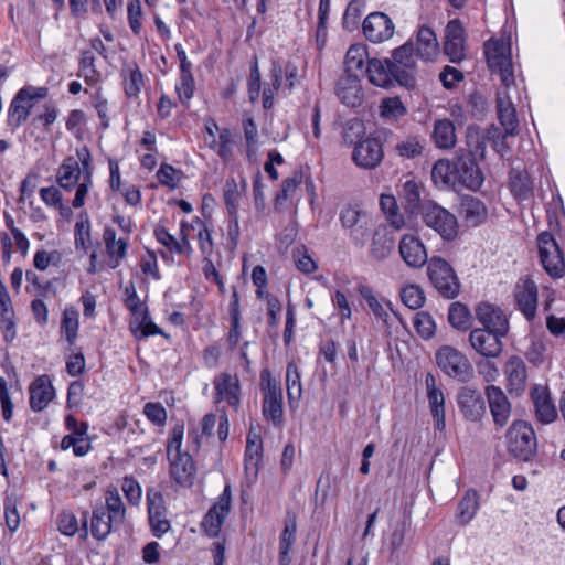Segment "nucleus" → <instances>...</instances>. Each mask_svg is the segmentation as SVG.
Instances as JSON below:
<instances>
[{"label": "nucleus", "mask_w": 565, "mask_h": 565, "mask_svg": "<svg viewBox=\"0 0 565 565\" xmlns=\"http://www.w3.org/2000/svg\"><path fill=\"white\" fill-rule=\"evenodd\" d=\"M427 274L429 280L443 297L452 299L458 296L460 282L454 268L446 259L439 256L431 257L428 262Z\"/></svg>", "instance_id": "nucleus-5"}, {"label": "nucleus", "mask_w": 565, "mask_h": 565, "mask_svg": "<svg viewBox=\"0 0 565 565\" xmlns=\"http://www.w3.org/2000/svg\"><path fill=\"white\" fill-rule=\"evenodd\" d=\"M436 362L448 376L466 382L472 374L469 360L457 349L446 345L436 353Z\"/></svg>", "instance_id": "nucleus-9"}, {"label": "nucleus", "mask_w": 565, "mask_h": 565, "mask_svg": "<svg viewBox=\"0 0 565 565\" xmlns=\"http://www.w3.org/2000/svg\"><path fill=\"white\" fill-rule=\"evenodd\" d=\"M514 298L519 310L531 321L537 308V286L529 277L521 278L514 289Z\"/></svg>", "instance_id": "nucleus-17"}, {"label": "nucleus", "mask_w": 565, "mask_h": 565, "mask_svg": "<svg viewBox=\"0 0 565 565\" xmlns=\"http://www.w3.org/2000/svg\"><path fill=\"white\" fill-rule=\"evenodd\" d=\"M263 443L258 435L248 436L245 450V469L254 476L258 472V466L262 458Z\"/></svg>", "instance_id": "nucleus-47"}, {"label": "nucleus", "mask_w": 565, "mask_h": 565, "mask_svg": "<svg viewBox=\"0 0 565 565\" xmlns=\"http://www.w3.org/2000/svg\"><path fill=\"white\" fill-rule=\"evenodd\" d=\"M476 317L483 326L482 329L491 330L498 334H507L509 321L503 311L488 302H482L476 308Z\"/></svg>", "instance_id": "nucleus-21"}, {"label": "nucleus", "mask_w": 565, "mask_h": 565, "mask_svg": "<svg viewBox=\"0 0 565 565\" xmlns=\"http://www.w3.org/2000/svg\"><path fill=\"white\" fill-rule=\"evenodd\" d=\"M79 77L88 85H95L99 81V73L95 67V56L90 51H84L79 60Z\"/></svg>", "instance_id": "nucleus-53"}, {"label": "nucleus", "mask_w": 565, "mask_h": 565, "mask_svg": "<svg viewBox=\"0 0 565 565\" xmlns=\"http://www.w3.org/2000/svg\"><path fill=\"white\" fill-rule=\"evenodd\" d=\"M57 529L63 535H75L79 531V524L76 515L72 511H62L57 515Z\"/></svg>", "instance_id": "nucleus-63"}, {"label": "nucleus", "mask_w": 565, "mask_h": 565, "mask_svg": "<svg viewBox=\"0 0 565 565\" xmlns=\"http://www.w3.org/2000/svg\"><path fill=\"white\" fill-rule=\"evenodd\" d=\"M125 299L124 303L129 309L132 315V318L141 315L143 311H147V306L140 300L136 287L132 282L127 285L124 290Z\"/></svg>", "instance_id": "nucleus-61"}, {"label": "nucleus", "mask_w": 565, "mask_h": 565, "mask_svg": "<svg viewBox=\"0 0 565 565\" xmlns=\"http://www.w3.org/2000/svg\"><path fill=\"white\" fill-rule=\"evenodd\" d=\"M83 180V160L78 149L76 156L66 157L56 171V182L64 190L71 191Z\"/></svg>", "instance_id": "nucleus-20"}, {"label": "nucleus", "mask_w": 565, "mask_h": 565, "mask_svg": "<svg viewBox=\"0 0 565 565\" xmlns=\"http://www.w3.org/2000/svg\"><path fill=\"white\" fill-rule=\"evenodd\" d=\"M107 515L115 522V525H121L126 519V508L121 497L116 488L106 491L105 507Z\"/></svg>", "instance_id": "nucleus-46"}, {"label": "nucleus", "mask_w": 565, "mask_h": 565, "mask_svg": "<svg viewBox=\"0 0 565 565\" xmlns=\"http://www.w3.org/2000/svg\"><path fill=\"white\" fill-rule=\"evenodd\" d=\"M398 250L402 259L409 267L419 268L427 263L426 248L419 237L415 235H403L399 241Z\"/></svg>", "instance_id": "nucleus-22"}, {"label": "nucleus", "mask_w": 565, "mask_h": 565, "mask_svg": "<svg viewBox=\"0 0 565 565\" xmlns=\"http://www.w3.org/2000/svg\"><path fill=\"white\" fill-rule=\"evenodd\" d=\"M129 328L137 340H142L148 337L158 334L167 337L161 328L151 320L149 310L143 311L141 315L132 318Z\"/></svg>", "instance_id": "nucleus-38"}, {"label": "nucleus", "mask_w": 565, "mask_h": 565, "mask_svg": "<svg viewBox=\"0 0 565 565\" xmlns=\"http://www.w3.org/2000/svg\"><path fill=\"white\" fill-rule=\"evenodd\" d=\"M422 191L420 184L413 179L406 180L402 190L399 191V198L403 202L404 209L409 214H417L422 212Z\"/></svg>", "instance_id": "nucleus-37"}, {"label": "nucleus", "mask_w": 565, "mask_h": 565, "mask_svg": "<svg viewBox=\"0 0 565 565\" xmlns=\"http://www.w3.org/2000/svg\"><path fill=\"white\" fill-rule=\"evenodd\" d=\"M403 303L413 310L419 309L425 302V294L417 285H407L401 290Z\"/></svg>", "instance_id": "nucleus-58"}, {"label": "nucleus", "mask_w": 565, "mask_h": 565, "mask_svg": "<svg viewBox=\"0 0 565 565\" xmlns=\"http://www.w3.org/2000/svg\"><path fill=\"white\" fill-rule=\"evenodd\" d=\"M170 461V476L182 487H191L195 479V465L191 455L184 451L183 455L171 457Z\"/></svg>", "instance_id": "nucleus-28"}, {"label": "nucleus", "mask_w": 565, "mask_h": 565, "mask_svg": "<svg viewBox=\"0 0 565 565\" xmlns=\"http://www.w3.org/2000/svg\"><path fill=\"white\" fill-rule=\"evenodd\" d=\"M510 393L521 394L526 387L527 369L525 362L516 355L510 356L504 365Z\"/></svg>", "instance_id": "nucleus-30"}, {"label": "nucleus", "mask_w": 565, "mask_h": 565, "mask_svg": "<svg viewBox=\"0 0 565 565\" xmlns=\"http://www.w3.org/2000/svg\"><path fill=\"white\" fill-rule=\"evenodd\" d=\"M458 406L465 418L470 422L480 420L486 414V403L480 392L463 387L458 394Z\"/></svg>", "instance_id": "nucleus-24"}, {"label": "nucleus", "mask_w": 565, "mask_h": 565, "mask_svg": "<svg viewBox=\"0 0 565 565\" xmlns=\"http://www.w3.org/2000/svg\"><path fill=\"white\" fill-rule=\"evenodd\" d=\"M146 502L151 533L160 539L171 530L164 498L156 488H149L146 493Z\"/></svg>", "instance_id": "nucleus-11"}, {"label": "nucleus", "mask_w": 565, "mask_h": 565, "mask_svg": "<svg viewBox=\"0 0 565 565\" xmlns=\"http://www.w3.org/2000/svg\"><path fill=\"white\" fill-rule=\"evenodd\" d=\"M414 327L424 339H429L435 334V322L428 312H417L414 317Z\"/></svg>", "instance_id": "nucleus-64"}, {"label": "nucleus", "mask_w": 565, "mask_h": 565, "mask_svg": "<svg viewBox=\"0 0 565 565\" xmlns=\"http://www.w3.org/2000/svg\"><path fill=\"white\" fill-rule=\"evenodd\" d=\"M354 163L363 169H374L383 159L382 143L376 138L360 141L352 152Z\"/></svg>", "instance_id": "nucleus-18"}, {"label": "nucleus", "mask_w": 565, "mask_h": 565, "mask_svg": "<svg viewBox=\"0 0 565 565\" xmlns=\"http://www.w3.org/2000/svg\"><path fill=\"white\" fill-rule=\"evenodd\" d=\"M448 320L450 324L460 330H466L470 324V311L461 302H454L449 307Z\"/></svg>", "instance_id": "nucleus-56"}, {"label": "nucleus", "mask_w": 565, "mask_h": 565, "mask_svg": "<svg viewBox=\"0 0 565 565\" xmlns=\"http://www.w3.org/2000/svg\"><path fill=\"white\" fill-rule=\"evenodd\" d=\"M120 76L126 97L137 99L145 86V76L140 67L135 62L126 64L121 68Z\"/></svg>", "instance_id": "nucleus-34"}, {"label": "nucleus", "mask_w": 565, "mask_h": 565, "mask_svg": "<svg viewBox=\"0 0 565 565\" xmlns=\"http://www.w3.org/2000/svg\"><path fill=\"white\" fill-rule=\"evenodd\" d=\"M487 63L492 73H499L502 83L509 87L514 83L511 47L504 40L490 39L484 43Z\"/></svg>", "instance_id": "nucleus-4"}, {"label": "nucleus", "mask_w": 565, "mask_h": 565, "mask_svg": "<svg viewBox=\"0 0 565 565\" xmlns=\"http://www.w3.org/2000/svg\"><path fill=\"white\" fill-rule=\"evenodd\" d=\"M380 206L390 224L399 230L405 225L404 215L399 212L397 201L392 194H382L380 198Z\"/></svg>", "instance_id": "nucleus-49"}, {"label": "nucleus", "mask_w": 565, "mask_h": 565, "mask_svg": "<svg viewBox=\"0 0 565 565\" xmlns=\"http://www.w3.org/2000/svg\"><path fill=\"white\" fill-rule=\"evenodd\" d=\"M381 116L385 119H398L407 109L398 97L384 98L380 105Z\"/></svg>", "instance_id": "nucleus-59"}, {"label": "nucleus", "mask_w": 565, "mask_h": 565, "mask_svg": "<svg viewBox=\"0 0 565 565\" xmlns=\"http://www.w3.org/2000/svg\"><path fill=\"white\" fill-rule=\"evenodd\" d=\"M78 311L75 307L68 306L63 311L61 321V332L65 334V338L70 344H73L78 334Z\"/></svg>", "instance_id": "nucleus-51"}, {"label": "nucleus", "mask_w": 565, "mask_h": 565, "mask_svg": "<svg viewBox=\"0 0 565 565\" xmlns=\"http://www.w3.org/2000/svg\"><path fill=\"white\" fill-rule=\"evenodd\" d=\"M191 226L193 228H195V226H198L199 248H200L202 255L204 256V259H209L212 256L213 249H214L211 231L207 228V226L204 224V222L199 217H195L192 221Z\"/></svg>", "instance_id": "nucleus-54"}, {"label": "nucleus", "mask_w": 565, "mask_h": 565, "mask_svg": "<svg viewBox=\"0 0 565 565\" xmlns=\"http://www.w3.org/2000/svg\"><path fill=\"white\" fill-rule=\"evenodd\" d=\"M72 448L76 457H83L87 455L92 448L90 441L85 436H77L68 434L63 437L61 441V449L67 450Z\"/></svg>", "instance_id": "nucleus-57"}, {"label": "nucleus", "mask_w": 565, "mask_h": 565, "mask_svg": "<svg viewBox=\"0 0 565 565\" xmlns=\"http://www.w3.org/2000/svg\"><path fill=\"white\" fill-rule=\"evenodd\" d=\"M510 190L519 201L529 200L533 195V184L526 172L518 169L510 171Z\"/></svg>", "instance_id": "nucleus-44"}, {"label": "nucleus", "mask_w": 565, "mask_h": 565, "mask_svg": "<svg viewBox=\"0 0 565 565\" xmlns=\"http://www.w3.org/2000/svg\"><path fill=\"white\" fill-rule=\"evenodd\" d=\"M486 396L494 424L499 427L505 426L511 415V403L507 395L501 387L488 385Z\"/></svg>", "instance_id": "nucleus-23"}, {"label": "nucleus", "mask_w": 565, "mask_h": 565, "mask_svg": "<svg viewBox=\"0 0 565 565\" xmlns=\"http://www.w3.org/2000/svg\"><path fill=\"white\" fill-rule=\"evenodd\" d=\"M413 43L416 55L425 62L434 61L439 54V43L436 33L429 26H420Z\"/></svg>", "instance_id": "nucleus-31"}, {"label": "nucleus", "mask_w": 565, "mask_h": 565, "mask_svg": "<svg viewBox=\"0 0 565 565\" xmlns=\"http://www.w3.org/2000/svg\"><path fill=\"white\" fill-rule=\"evenodd\" d=\"M420 214L424 223L435 230L444 239L451 241L457 236V218L443 206L434 202H426L422 206Z\"/></svg>", "instance_id": "nucleus-8"}, {"label": "nucleus", "mask_w": 565, "mask_h": 565, "mask_svg": "<svg viewBox=\"0 0 565 565\" xmlns=\"http://www.w3.org/2000/svg\"><path fill=\"white\" fill-rule=\"evenodd\" d=\"M417 58L414 43L408 40L395 49L392 53V65L395 72V79L401 85H411L417 71Z\"/></svg>", "instance_id": "nucleus-10"}, {"label": "nucleus", "mask_w": 565, "mask_h": 565, "mask_svg": "<svg viewBox=\"0 0 565 565\" xmlns=\"http://www.w3.org/2000/svg\"><path fill=\"white\" fill-rule=\"evenodd\" d=\"M362 298L366 301L372 313L384 323H388L390 313L383 306V303L373 295L369 287L360 289Z\"/></svg>", "instance_id": "nucleus-60"}, {"label": "nucleus", "mask_w": 565, "mask_h": 565, "mask_svg": "<svg viewBox=\"0 0 565 565\" xmlns=\"http://www.w3.org/2000/svg\"><path fill=\"white\" fill-rule=\"evenodd\" d=\"M215 402L226 403L234 409L241 404V384L236 374L222 372L213 380Z\"/></svg>", "instance_id": "nucleus-14"}, {"label": "nucleus", "mask_w": 565, "mask_h": 565, "mask_svg": "<svg viewBox=\"0 0 565 565\" xmlns=\"http://www.w3.org/2000/svg\"><path fill=\"white\" fill-rule=\"evenodd\" d=\"M367 58V49L363 44H353L349 47L344 60L345 75H360L365 73L364 62Z\"/></svg>", "instance_id": "nucleus-40"}, {"label": "nucleus", "mask_w": 565, "mask_h": 565, "mask_svg": "<svg viewBox=\"0 0 565 565\" xmlns=\"http://www.w3.org/2000/svg\"><path fill=\"white\" fill-rule=\"evenodd\" d=\"M282 74L281 66L274 63L271 67V86L264 88L263 92V107L265 109H270L274 106V97L281 86Z\"/></svg>", "instance_id": "nucleus-55"}, {"label": "nucleus", "mask_w": 565, "mask_h": 565, "mask_svg": "<svg viewBox=\"0 0 565 565\" xmlns=\"http://www.w3.org/2000/svg\"><path fill=\"white\" fill-rule=\"evenodd\" d=\"M365 74L371 84L379 87H390L396 82L392 61L388 58H370Z\"/></svg>", "instance_id": "nucleus-27"}, {"label": "nucleus", "mask_w": 565, "mask_h": 565, "mask_svg": "<svg viewBox=\"0 0 565 565\" xmlns=\"http://www.w3.org/2000/svg\"><path fill=\"white\" fill-rule=\"evenodd\" d=\"M30 407L33 412H42L54 398L55 391L47 375L38 376L30 385Z\"/></svg>", "instance_id": "nucleus-29"}, {"label": "nucleus", "mask_w": 565, "mask_h": 565, "mask_svg": "<svg viewBox=\"0 0 565 565\" xmlns=\"http://www.w3.org/2000/svg\"><path fill=\"white\" fill-rule=\"evenodd\" d=\"M467 143L470 148L469 153L462 154L457 159V182L467 189L477 191L483 184V173L475 160V156L484 157L486 142L478 129L468 128Z\"/></svg>", "instance_id": "nucleus-1"}, {"label": "nucleus", "mask_w": 565, "mask_h": 565, "mask_svg": "<svg viewBox=\"0 0 565 565\" xmlns=\"http://www.w3.org/2000/svg\"><path fill=\"white\" fill-rule=\"evenodd\" d=\"M479 510V495L475 490H468L458 503L456 519L458 524H468Z\"/></svg>", "instance_id": "nucleus-43"}, {"label": "nucleus", "mask_w": 565, "mask_h": 565, "mask_svg": "<svg viewBox=\"0 0 565 565\" xmlns=\"http://www.w3.org/2000/svg\"><path fill=\"white\" fill-rule=\"evenodd\" d=\"M498 116L501 125L504 128L505 135L513 136L518 129V119L515 109L510 100L498 97Z\"/></svg>", "instance_id": "nucleus-50"}, {"label": "nucleus", "mask_w": 565, "mask_h": 565, "mask_svg": "<svg viewBox=\"0 0 565 565\" xmlns=\"http://www.w3.org/2000/svg\"><path fill=\"white\" fill-rule=\"evenodd\" d=\"M262 414L275 427L284 425V395L280 381L268 369L260 372Z\"/></svg>", "instance_id": "nucleus-3"}, {"label": "nucleus", "mask_w": 565, "mask_h": 565, "mask_svg": "<svg viewBox=\"0 0 565 565\" xmlns=\"http://www.w3.org/2000/svg\"><path fill=\"white\" fill-rule=\"evenodd\" d=\"M433 140L440 149H451L456 145V129L451 120L439 119L434 124Z\"/></svg>", "instance_id": "nucleus-41"}, {"label": "nucleus", "mask_w": 565, "mask_h": 565, "mask_svg": "<svg viewBox=\"0 0 565 565\" xmlns=\"http://www.w3.org/2000/svg\"><path fill=\"white\" fill-rule=\"evenodd\" d=\"M444 53L452 63H460L466 57L465 28L460 20H450L445 29Z\"/></svg>", "instance_id": "nucleus-13"}, {"label": "nucleus", "mask_w": 565, "mask_h": 565, "mask_svg": "<svg viewBox=\"0 0 565 565\" xmlns=\"http://www.w3.org/2000/svg\"><path fill=\"white\" fill-rule=\"evenodd\" d=\"M337 96L348 107H360L364 100L362 85L358 75H344L337 84Z\"/></svg>", "instance_id": "nucleus-25"}, {"label": "nucleus", "mask_w": 565, "mask_h": 565, "mask_svg": "<svg viewBox=\"0 0 565 565\" xmlns=\"http://www.w3.org/2000/svg\"><path fill=\"white\" fill-rule=\"evenodd\" d=\"M115 522L107 515L103 507H97L92 512L90 533L97 541L106 540L116 527Z\"/></svg>", "instance_id": "nucleus-39"}, {"label": "nucleus", "mask_w": 565, "mask_h": 565, "mask_svg": "<svg viewBox=\"0 0 565 565\" xmlns=\"http://www.w3.org/2000/svg\"><path fill=\"white\" fill-rule=\"evenodd\" d=\"M459 213L468 226H478L487 218V209L483 202L469 195L461 198Z\"/></svg>", "instance_id": "nucleus-36"}, {"label": "nucleus", "mask_w": 565, "mask_h": 565, "mask_svg": "<svg viewBox=\"0 0 565 565\" xmlns=\"http://www.w3.org/2000/svg\"><path fill=\"white\" fill-rule=\"evenodd\" d=\"M232 132L228 128H222L220 130V135H217L216 142L211 148V150L215 151L222 159L227 160L232 157Z\"/></svg>", "instance_id": "nucleus-62"}, {"label": "nucleus", "mask_w": 565, "mask_h": 565, "mask_svg": "<svg viewBox=\"0 0 565 565\" xmlns=\"http://www.w3.org/2000/svg\"><path fill=\"white\" fill-rule=\"evenodd\" d=\"M540 262L546 274L553 279H559L565 275V260L563 253L548 232H542L537 236Z\"/></svg>", "instance_id": "nucleus-7"}, {"label": "nucleus", "mask_w": 565, "mask_h": 565, "mask_svg": "<svg viewBox=\"0 0 565 565\" xmlns=\"http://www.w3.org/2000/svg\"><path fill=\"white\" fill-rule=\"evenodd\" d=\"M509 452L521 460H530L536 452V437L530 424L514 422L507 433Z\"/></svg>", "instance_id": "nucleus-6"}, {"label": "nucleus", "mask_w": 565, "mask_h": 565, "mask_svg": "<svg viewBox=\"0 0 565 565\" xmlns=\"http://www.w3.org/2000/svg\"><path fill=\"white\" fill-rule=\"evenodd\" d=\"M287 396L290 407H297L302 395L301 376L295 362H289L286 369Z\"/></svg>", "instance_id": "nucleus-45"}, {"label": "nucleus", "mask_w": 565, "mask_h": 565, "mask_svg": "<svg viewBox=\"0 0 565 565\" xmlns=\"http://www.w3.org/2000/svg\"><path fill=\"white\" fill-rule=\"evenodd\" d=\"M425 384L431 416L435 420V427L437 430L443 431L446 427L444 393L439 387H437L436 379L431 373L426 375Z\"/></svg>", "instance_id": "nucleus-26"}, {"label": "nucleus", "mask_w": 565, "mask_h": 565, "mask_svg": "<svg viewBox=\"0 0 565 565\" xmlns=\"http://www.w3.org/2000/svg\"><path fill=\"white\" fill-rule=\"evenodd\" d=\"M185 226L186 223L182 222L180 241H178L172 234H170L168 230L162 225L156 226L154 236L157 241L161 245H163L169 252L189 256L192 253V247L189 242L188 234L184 232Z\"/></svg>", "instance_id": "nucleus-33"}, {"label": "nucleus", "mask_w": 565, "mask_h": 565, "mask_svg": "<svg viewBox=\"0 0 565 565\" xmlns=\"http://www.w3.org/2000/svg\"><path fill=\"white\" fill-rule=\"evenodd\" d=\"M49 96V88L45 86L25 85L21 87L10 102L7 111V125L12 130L23 126L36 102Z\"/></svg>", "instance_id": "nucleus-2"}, {"label": "nucleus", "mask_w": 565, "mask_h": 565, "mask_svg": "<svg viewBox=\"0 0 565 565\" xmlns=\"http://www.w3.org/2000/svg\"><path fill=\"white\" fill-rule=\"evenodd\" d=\"M340 220L344 227L352 230V235L354 233L362 236L365 234L369 220L365 213L353 207H347L342 210Z\"/></svg>", "instance_id": "nucleus-48"}, {"label": "nucleus", "mask_w": 565, "mask_h": 565, "mask_svg": "<svg viewBox=\"0 0 565 565\" xmlns=\"http://www.w3.org/2000/svg\"><path fill=\"white\" fill-rule=\"evenodd\" d=\"M106 253L109 257V267L117 268L127 255L128 242L124 238H116L115 230L106 227L103 234Z\"/></svg>", "instance_id": "nucleus-35"}, {"label": "nucleus", "mask_w": 565, "mask_h": 565, "mask_svg": "<svg viewBox=\"0 0 565 565\" xmlns=\"http://www.w3.org/2000/svg\"><path fill=\"white\" fill-rule=\"evenodd\" d=\"M431 180L437 186H450L457 182V162L439 159L431 169Z\"/></svg>", "instance_id": "nucleus-42"}, {"label": "nucleus", "mask_w": 565, "mask_h": 565, "mask_svg": "<svg viewBox=\"0 0 565 565\" xmlns=\"http://www.w3.org/2000/svg\"><path fill=\"white\" fill-rule=\"evenodd\" d=\"M232 503V489L231 484H225L223 492L217 501L204 515L201 527L210 537H216L222 529V525L231 511Z\"/></svg>", "instance_id": "nucleus-12"}, {"label": "nucleus", "mask_w": 565, "mask_h": 565, "mask_svg": "<svg viewBox=\"0 0 565 565\" xmlns=\"http://www.w3.org/2000/svg\"><path fill=\"white\" fill-rule=\"evenodd\" d=\"M535 418L543 425L552 424L557 418L556 407L546 386L535 385L531 390Z\"/></svg>", "instance_id": "nucleus-19"}, {"label": "nucleus", "mask_w": 565, "mask_h": 565, "mask_svg": "<svg viewBox=\"0 0 565 565\" xmlns=\"http://www.w3.org/2000/svg\"><path fill=\"white\" fill-rule=\"evenodd\" d=\"M75 247L87 252L90 247V222L87 213H81L78 221L75 224Z\"/></svg>", "instance_id": "nucleus-52"}, {"label": "nucleus", "mask_w": 565, "mask_h": 565, "mask_svg": "<svg viewBox=\"0 0 565 565\" xmlns=\"http://www.w3.org/2000/svg\"><path fill=\"white\" fill-rule=\"evenodd\" d=\"M362 29L370 42L382 43L393 36L395 25L387 14L372 12L364 19Z\"/></svg>", "instance_id": "nucleus-15"}, {"label": "nucleus", "mask_w": 565, "mask_h": 565, "mask_svg": "<svg viewBox=\"0 0 565 565\" xmlns=\"http://www.w3.org/2000/svg\"><path fill=\"white\" fill-rule=\"evenodd\" d=\"M507 334H498L487 329H473L469 334L472 349L482 356L497 358L503 350L501 339Z\"/></svg>", "instance_id": "nucleus-16"}, {"label": "nucleus", "mask_w": 565, "mask_h": 565, "mask_svg": "<svg viewBox=\"0 0 565 565\" xmlns=\"http://www.w3.org/2000/svg\"><path fill=\"white\" fill-rule=\"evenodd\" d=\"M79 158L83 160V180L75 186L76 192L72 201L74 209H81L85 204V199L93 186V167L92 156L87 147L78 148Z\"/></svg>", "instance_id": "nucleus-32"}]
</instances>
